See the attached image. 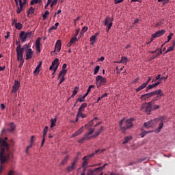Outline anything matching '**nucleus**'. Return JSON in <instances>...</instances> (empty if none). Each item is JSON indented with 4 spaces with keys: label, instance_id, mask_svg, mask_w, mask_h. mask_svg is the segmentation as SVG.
Returning <instances> with one entry per match:
<instances>
[{
    "label": "nucleus",
    "instance_id": "nucleus-1",
    "mask_svg": "<svg viewBox=\"0 0 175 175\" xmlns=\"http://www.w3.org/2000/svg\"><path fill=\"white\" fill-rule=\"evenodd\" d=\"M0 145L1 146V151L0 152V161L1 163H5L9 158L11 157L12 153L10 151V146L5 139L0 137Z\"/></svg>",
    "mask_w": 175,
    "mask_h": 175
},
{
    "label": "nucleus",
    "instance_id": "nucleus-2",
    "mask_svg": "<svg viewBox=\"0 0 175 175\" xmlns=\"http://www.w3.org/2000/svg\"><path fill=\"white\" fill-rule=\"evenodd\" d=\"M165 120H166V116H162L161 117L153 119V120H149V122H144V127L150 129V127H154L158 122H159V127L156 129V132L159 133L163 127V122H165Z\"/></svg>",
    "mask_w": 175,
    "mask_h": 175
},
{
    "label": "nucleus",
    "instance_id": "nucleus-3",
    "mask_svg": "<svg viewBox=\"0 0 175 175\" xmlns=\"http://www.w3.org/2000/svg\"><path fill=\"white\" fill-rule=\"evenodd\" d=\"M134 118H130L129 119H126L123 118L119 122L120 129L122 133H125L126 129H130L133 127Z\"/></svg>",
    "mask_w": 175,
    "mask_h": 175
},
{
    "label": "nucleus",
    "instance_id": "nucleus-4",
    "mask_svg": "<svg viewBox=\"0 0 175 175\" xmlns=\"http://www.w3.org/2000/svg\"><path fill=\"white\" fill-rule=\"evenodd\" d=\"M153 100L148 102V103H144L142 105L141 110L145 111L148 115H150L151 112L159 109L160 105H153Z\"/></svg>",
    "mask_w": 175,
    "mask_h": 175
},
{
    "label": "nucleus",
    "instance_id": "nucleus-5",
    "mask_svg": "<svg viewBox=\"0 0 175 175\" xmlns=\"http://www.w3.org/2000/svg\"><path fill=\"white\" fill-rule=\"evenodd\" d=\"M25 48L28 49L27 44H25V46H23L22 48L21 44L16 46V51L18 61H20V59H24V52H25Z\"/></svg>",
    "mask_w": 175,
    "mask_h": 175
},
{
    "label": "nucleus",
    "instance_id": "nucleus-6",
    "mask_svg": "<svg viewBox=\"0 0 175 175\" xmlns=\"http://www.w3.org/2000/svg\"><path fill=\"white\" fill-rule=\"evenodd\" d=\"M113 17L107 16L104 21V25L107 26L106 32L109 33L113 25Z\"/></svg>",
    "mask_w": 175,
    "mask_h": 175
},
{
    "label": "nucleus",
    "instance_id": "nucleus-7",
    "mask_svg": "<svg viewBox=\"0 0 175 175\" xmlns=\"http://www.w3.org/2000/svg\"><path fill=\"white\" fill-rule=\"evenodd\" d=\"M161 93H162V89H157V90L151 92V93H147V94H144V95H142L140 98L141 100H147V98H150V97L154 96L156 94H161Z\"/></svg>",
    "mask_w": 175,
    "mask_h": 175
},
{
    "label": "nucleus",
    "instance_id": "nucleus-8",
    "mask_svg": "<svg viewBox=\"0 0 175 175\" xmlns=\"http://www.w3.org/2000/svg\"><path fill=\"white\" fill-rule=\"evenodd\" d=\"M107 81V79L102 77V75H97V77H96V83L98 88H99L100 86H103L104 85H105Z\"/></svg>",
    "mask_w": 175,
    "mask_h": 175
},
{
    "label": "nucleus",
    "instance_id": "nucleus-9",
    "mask_svg": "<svg viewBox=\"0 0 175 175\" xmlns=\"http://www.w3.org/2000/svg\"><path fill=\"white\" fill-rule=\"evenodd\" d=\"M107 165L108 164L105 163L103 166H100V167L94 168V170L89 169L87 175H97L98 172L103 171Z\"/></svg>",
    "mask_w": 175,
    "mask_h": 175
},
{
    "label": "nucleus",
    "instance_id": "nucleus-10",
    "mask_svg": "<svg viewBox=\"0 0 175 175\" xmlns=\"http://www.w3.org/2000/svg\"><path fill=\"white\" fill-rule=\"evenodd\" d=\"M94 132V129H89V132L86 133V134H85V135L79 140V144H83V142H84L85 140H90V139L92 138V135H91V134H92Z\"/></svg>",
    "mask_w": 175,
    "mask_h": 175
},
{
    "label": "nucleus",
    "instance_id": "nucleus-11",
    "mask_svg": "<svg viewBox=\"0 0 175 175\" xmlns=\"http://www.w3.org/2000/svg\"><path fill=\"white\" fill-rule=\"evenodd\" d=\"M95 153L92 152L90 153V154H88L87 156H85L84 157H83V166H85L86 169H88V161H90V158L93 157L94 156Z\"/></svg>",
    "mask_w": 175,
    "mask_h": 175
},
{
    "label": "nucleus",
    "instance_id": "nucleus-12",
    "mask_svg": "<svg viewBox=\"0 0 175 175\" xmlns=\"http://www.w3.org/2000/svg\"><path fill=\"white\" fill-rule=\"evenodd\" d=\"M62 46V44L61 40H57L55 46V50H53V51L51 52V54H53V53H56V51H57V53H59V51H61Z\"/></svg>",
    "mask_w": 175,
    "mask_h": 175
},
{
    "label": "nucleus",
    "instance_id": "nucleus-13",
    "mask_svg": "<svg viewBox=\"0 0 175 175\" xmlns=\"http://www.w3.org/2000/svg\"><path fill=\"white\" fill-rule=\"evenodd\" d=\"M21 87V82L18 80H15L14 86L12 87V93H16L17 90H19Z\"/></svg>",
    "mask_w": 175,
    "mask_h": 175
},
{
    "label": "nucleus",
    "instance_id": "nucleus-14",
    "mask_svg": "<svg viewBox=\"0 0 175 175\" xmlns=\"http://www.w3.org/2000/svg\"><path fill=\"white\" fill-rule=\"evenodd\" d=\"M19 1V5H18H18H16V14H21V12H23L24 10V6H23V0H18Z\"/></svg>",
    "mask_w": 175,
    "mask_h": 175
},
{
    "label": "nucleus",
    "instance_id": "nucleus-15",
    "mask_svg": "<svg viewBox=\"0 0 175 175\" xmlns=\"http://www.w3.org/2000/svg\"><path fill=\"white\" fill-rule=\"evenodd\" d=\"M165 29H161V30L157 31L156 33H153L152 38H159V36H163V34H165Z\"/></svg>",
    "mask_w": 175,
    "mask_h": 175
},
{
    "label": "nucleus",
    "instance_id": "nucleus-16",
    "mask_svg": "<svg viewBox=\"0 0 175 175\" xmlns=\"http://www.w3.org/2000/svg\"><path fill=\"white\" fill-rule=\"evenodd\" d=\"M33 50H32L31 49H28L27 51L26 52V59L27 61L29 59H31V58L33 57Z\"/></svg>",
    "mask_w": 175,
    "mask_h": 175
},
{
    "label": "nucleus",
    "instance_id": "nucleus-17",
    "mask_svg": "<svg viewBox=\"0 0 175 175\" xmlns=\"http://www.w3.org/2000/svg\"><path fill=\"white\" fill-rule=\"evenodd\" d=\"M88 107L87 103H83L78 109V115H82V111H83L84 109Z\"/></svg>",
    "mask_w": 175,
    "mask_h": 175
},
{
    "label": "nucleus",
    "instance_id": "nucleus-18",
    "mask_svg": "<svg viewBox=\"0 0 175 175\" xmlns=\"http://www.w3.org/2000/svg\"><path fill=\"white\" fill-rule=\"evenodd\" d=\"M40 41H41V38H38L36 41V48L37 49V51L38 53H40L41 49H40Z\"/></svg>",
    "mask_w": 175,
    "mask_h": 175
},
{
    "label": "nucleus",
    "instance_id": "nucleus-19",
    "mask_svg": "<svg viewBox=\"0 0 175 175\" xmlns=\"http://www.w3.org/2000/svg\"><path fill=\"white\" fill-rule=\"evenodd\" d=\"M99 33H100V32H96V33H95L94 36H91V38H90L91 44H94L95 41H96V38L99 35Z\"/></svg>",
    "mask_w": 175,
    "mask_h": 175
},
{
    "label": "nucleus",
    "instance_id": "nucleus-20",
    "mask_svg": "<svg viewBox=\"0 0 175 175\" xmlns=\"http://www.w3.org/2000/svg\"><path fill=\"white\" fill-rule=\"evenodd\" d=\"M19 38L21 39L22 42H25V41L26 40V33L24 31H22L19 33Z\"/></svg>",
    "mask_w": 175,
    "mask_h": 175
},
{
    "label": "nucleus",
    "instance_id": "nucleus-21",
    "mask_svg": "<svg viewBox=\"0 0 175 175\" xmlns=\"http://www.w3.org/2000/svg\"><path fill=\"white\" fill-rule=\"evenodd\" d=\"M53 66H55V65H56V67L54 68V72H55L57 71V70L58 69V66H59L58 58H55L54 60H53Z\"/></svg>",
    "mask_w": 175,
    "mask_h": 175
},
{
    "label": "nucleus",
    "instance_id": "nucleus-22",
    "mask_svg": "<svg viewBox=\"0 0 175 175\" xmlns=\"http://www.w3.org/2000/svg\"><path fill=\"white\" fill-rule=\"evenodd\" d=\"M75 169V163H74V161H72V163H71V165H70L69 166H68L66 171L67 172H72L74 171Z\"/></svg>",
    "mask_w": 175,
    "mask_h": 175
},
{
    "label": "nucleus",
    "instance_id": "nucleus-23",
    "mask_svg": "<svg viewBox=\"0 0 175 175\" xmlns=\"http://www.w3.org/2000/svg\"><path fill=\"white\" fill-rule=\"evenodd\" d=\"M146 87H147V83H146V82H144L140 86H139L138 88H137L135 90L136 93H138L140 90H144V88H146Z\"/></svg>",
    "mask_w": 175,
    "mask_h": 175
},
{
    "label": "nucleus",
    "instance_id": "nucleus-24",
    "mask_svg": "<svg viewBox=\"0 0 175 175\" xmlns=\"http://www.w3.org/2000/svg\"><path fill=\"white\" fill-rule=\"evenodd\" d=\"M84 131V127H81V129H78V131H77V132L74 133V134H72V136H77L79 135V134H81V133H83Z\"/></svg>",
    "mask_w": 175,
    "mask_h": 175
},
{
    "label": "nucleus",
    "instance_id": "nucleus-25",
    "mask_svg": "<svg viewBox=\"0 0 175 175\" xmlns=\"http://www.w3.org/2000/svg\"><path fill=\"white\" fill-rule=\"evenodd\" d=\"M155 95H157V96L154 97V98H153V100H152V105L154 104V102H155L156 100H157L159 97L163 96L164 94L162 93V90H161V93H160V94H156Z\"/></svg>",
    "mask_w": 175,
    "mask_h": 175
},
{
    "label": "nucleus",
    "instance_id": "nucleus-26",
    "mask_svg": "<svg viewBox=\"0 0 175 175\" xmlns=\"http://www.w3.org/2000/svg\"><path fill=\"white\" fill-rule=\"evenodd\" d=\"M57 118H54L53 119H51V129H53L55 126H56Z\"/></svg>",
    "mask_w": 175,
    "mask_h": 175
},
{
    "label": "nucleus",
    "instance_id": "nucleus-27",
    "mask_svg": "<svg viewBox=\"0 0 175 175\" xmlns=\"http://www.w3.org/2000/svg\"><path fill=\"white\" fill-rule=\"evenodd\" d=\"M69 159V156H66V157L64 158V159L61 161L60 165L62 166L63 165L66 164L67 161Z\"/></svg>",
    "mask_w": 175,
    "mask_h": 175
},
{
    "label": "nucleus",
    "instance_id": "nucleus-28",
    "mask_svg": "<svg viewBox=\"0 0 175 175\" xmlns=\"http://www.w3.org/2000/svg\"><path fill=\"white\" fill-rule=\"evenodd\" d=\"M10 129H8L10 132H13L16 129V124L14 122L10 124Z\"/></svg>",
    "mask_w": 175,
    "mask_h": 175
},
{
    "label": "nucleus",
    "instance_id": "nucleus-29",
    "mask_svg": "<svg viewBox=\"0 0 175 175\" xmlns=\"http://www.w3.org/2000/svg\"><path fill=\"white\" fill-rule=\"evenodd\" d=\"M66 73H67V70H64V69L62 68V71H60V73H59V76H58V78H60V77H65Z\"/></svg>",
    "mask_w": 175,
    "mask_h": 175
},
{
    "label": "nucleus",
    "instance_id": "nucleus-30",
    "mask_svg": "<svg viewBox=\"0 0 175 175\" xmlns=\"http://www.w3.org/2000/svg\"><path fill=\"white\" fill-rule=\"evenodd\" d=\"M175 47V41L173 42L172 46H169L166 50L165 53H169L170 51H174V48Z\"/></svg>",
    "mask_w": 175,
    "mask_h": 175
},
{
    "label": "nucleus",
    "instance_id": "nucleus-31",
    "mask_svg": "<svg viewBox=\"0 0 175 175\" xmlns=\"http://www.w3.org/2000/svg\"><path fill=\"white\" fill-rule=\"evenodd\" d=\"M77 41V38H76V36H73L72 38H71V39L70 40V46H72V44L75 43Z\"/></svg>",
    "mask_w": 175,
    "mask_h": 175
},
{
    "label": "nucleus",
    "instance_id": "nucleus-32",
    "mask_svg": "<svg viewBox=\"0 0 175 175\" xmlns=\"http://www.w3.org/2000/svg\"><path fill=\"white\" fill-rule=\"evenodd\" d=\"M79 90V87L76 86L74 90L72 91V94L71 97L75 96V95H77V94L78 93Z\"/></svg>",
    "mask_w": 175,
    "mask_h": 175
},
{
    "label": "nucleus",
    "instance_id": "nucleus-33",
    "mask_svg": "<svg viewBox=\"0 0 175 175\" xmlns=\"http://www.w3.org/2000/svg\"><path fill=\"white\" fill-rule=\"evenodd\" d=\"M132 136H126L124 137V141H123V144H128L129 141L131 140Z\"/></svg>",
    "mask_w": 175,
    "mask_h": 175
},
{
    "label": "nucleus",
    "instance_id": "nucleus-34",
    "mask_svg": "<svg viewBox=\"0 0 175 175\" xmlns=\"http://www.w3.org/2000/svg\"><path fill=\"white\" fill-rule=\"evenodd\" d=\"M85 97H87L86 93L83 95V97L79 98L77 100V102H85Z\"/></svg>",
    "mask_w": 175,
    "mask_h": 175
},
{
    "label": "nucleus",
    "instance_id": "nucleus-35",
    "mask_svg": "<svg viewBox=\"0 0 175 175\" xmlns=\"http://www.w3.org/2000/svg\"><path fill=\"white\" fill-rule=\"evenodd\" d=\"M15 28L17 29H22L23 25L21 24V23H15Z\"/></svg>",
    "mask_w": 175,
    "mask_h": 175
},
{
    "label": "nucleus",
    "instance_id": "nucleus-36",
    "mask_svg": "<svg viewBox=\"0 0 175 175\" xmlns=\"http://www.w3.org/2000/svg\"><path fill=\"white\" fill-rule=\"evenodd\" d=\"M48 130H49V127L48 126H46L43 131V136L44 137L45 139H46V136H47Z\"/></svg>",
    "mask_w": 175,
    "mask_h": 175
},
{
    "label": "nucleus",
    "instance_id": "nucleus-37",
    "mask_svg": "<svg viewBox=\"0 0 175 175\" xmlns=\"http://www.w3.org/2000/svg\"><path fill=\"white\" fill-rule=\"evenodd\" d=\"M79 157H75L74 159H73V163H74V166H75V170H76L77 167V161H79Z\"/></svg>",
    "mask_w": 175,
    "mask_h": 175
},
{
    "label": "nucleus",
    "instance_id": "nucleus-38",
    "mask_svg": "<svg viewBox=\"0 0 175 175\" xmlns=\"http://www.w3.org/2000/svg\"><path fill=\"white\" fill-rule=\"evenodd\" d=\"M154 87H157L156 83H152V85H149L146 88V92H148V90H152V88H154Z\"/></svg>",
    "mask_w": 175,
    "mask_h": 175
},
{
    "label": "nucleus",
    "instance_id": "nucleus-39",
    "mask_svg": "<svg viewBox=\"0 0 175 175\" xmlns=\"http://www.w3.org/2000/svg\"><path fill=\"white\" fill-rule=\"evenodd\" d=\"M100 69V66H99V65H97L94 68V75H97V73H98Z\"/></svg>",
    "mask_w": 175,
    "mask_h": 175
},
{
    "label": "nucleus",
    "instance_id": "nucleus-40",
    "mask_svg": "<svg viewBox=\"0 0 175 175\" xmlns=\"http://www.w3.org/2000/svg\"><path fill=\"white\" fill-rule=\"evenodd\" d=\"M35 12V9H33V7L29 8V10L27 11V15H29L30 14H32Z\"/></svg>",
    "mask_w": 175,
    "mask_h": 175
},
{
    "label": "nucleus",
    "instance_id": "nucleus-41",
    "mask_svg": "<svg viewBox=\"0 0 175 175\" xmlns=\"http://www.w3.org/2000/svg\"><path fill=\"white\" fill-rule=\"evenodd\" d=\"M94 85H90V86L88 87V89L87 90L86 95L88 96V94L90 93L92 88H94Z\"/></svg>",
    "mask_w": 175,
    "mask_h": 175
},
{
    "label": "nucleus",
    "instance_id": "nucleus-42",
    "mask_svg": "<svg viewBox=\"0 0 175 175\" xmlns=\"http://www.w3.org/2000/svg\"><path fill=\"white\" fill-rule=\"evenodd\" d=\"M49 14H50L49 11H48V10L45 11L44 14H42L43 19H46L47 16H48V15H49Z\"/></svg>",
    "mask_w": 175,
    "mask_h": 175
},
{
    "label": "nucleus",
    "instance_id": "nucleus-43",
    "mask_svg": "<svg viewBox=\"0 0 175 175\" xmlns=\"http://www.w3.org/2000/svg\"><path fill=\"white\" fill-rule=\"evenodd\" d=\"M32 147H33V146H32V144H31H31H29V146H27V149H26V150H25V153H26L27 154H29V150L31 148H32Z\"/></svg>",
    "mask_w": 175,
    "mask_h": 175
},
{
    "label": "nucleus",
    "instance_id": "nucleus-44",
    "mask_svg": "<svg viewBox=\"0 0 175 175\" xmlns=\"http://www.w3.org/2000/svg\"><path fill=\"white\" fill-rule=\"evenodd\" d=\"M32 34H33V32L25 33L26 40L30 38Z\"/></svg>",
    "mask_w": 175,
    "mask_h": 175
},
{
    "label": "nucleus",
    "instance_id": "nucleus-45",
    "mask_svg": "<svg viewBox=\"0 0 175 175\" xmlns=\"http://www.w3.org/2000/svg\"><path fill=\"white\" fill-rule=\"evenodd\" d=\"M94 125V120H90L87 124L85 125V127H91V126Z\"/></svg>",
    "mask_w": 175,
    "mask_h": 175
},
{
    "label": "nucleus",
    "instance_id": "nucleus-46",
    "mask_svg": "<svg viewBox=\"0 0 175 175\" xmlns=\"http://www.w3.org/2000/svg\"><path fill=\"white\" fill-rule=\"evenodd\" d=\"M19 62H20V64L18 65V68L21 69V68H22V66H23V65L24 64V62H25L24 58L22 59H19Z\"/></svg>",
    "mask_w": 175,
    "mask_h": 175
},
{
    "label": "nucleus",
    "instance_id": "nucleus-47",
    "mask_svg": "<svg viewBox=\"0 0 175 175\" xmlns=\"http://www.w3.org/2000/svg\"><path fill=\"white\" fill-rule=\"evenodd\" d=\"M163 79V78H161V77H160V78L158 79V81L156 82V87H157V86H159V85H160V83H162Z\"/></svg>",
    "mask_w": 175,
    "mask_h": 175
},
{
    "label": "nucleus",
    "instance_id": "nucleus-48",
    "mask_svg": "<svg viewBox=\"0 0 175 175\" xmlns=\"http://www.w3.org/2000/svg\"><path fill=\"white\" fill-rule=\"evenodd\" d=\"M106 149H98V150H96L95 151V154H101L102 152H103L104 151H105Z\"/></svg>",
    "mask_w": 175,
    "mask_h": 175
},
{
    "label": "nucleus",
    "instance_id": "nucleus-49",
    "mask_svg": "<svg viewBox=\"0 0 175 175\" xmlns=\"http://www.w3.org/2000/svg\"><path fill=\"white\" fill-rule=\"evenodd\" d=\"M39 72H40V68H39V65H38V66L35 68L33 73L38 74Z\"/></svg>",
    "mask_w": 175,
    "mask_h": 175
},
{
    "label": "nucleus",
    "instance_id": "nucleus-50",
    "mask_svg": "<svg viewBox=\"0 0 175 175\" xmlns=\"http://www.w3.org/2000/svg\"><path fill=\"white\" fill-rule=\"evenodd\" d=\"M159 78H161V75H157L156 78L153 79L152 83H154V81H157V80L159 79Z\"/></svg>",
    "mask_w": 175,
    "mask_h": 175
},
{
    "label": "nucleus",
    "instance_id": "nucleus-51",
    "mask_svg": "<svg viewBox=\"0 0 175 175\" xmlns=\"http://www.w3.org/2000/svg\"><path fill=\"white\" fill-rule=\"evenodd\" d=\"M121 62H122V63H127L128 62V58L127 57H122Z\"/></svg>",
    "mask_w": 175,
    "mask_h": 175
},
{
    "label": "nucleus",
    "instance_id": "nucleus-52",
    "mask_svg": "<svg viewBox=\"0 0 175 175\" xmlns=\"http://www.w3.org/2000/svg\"><path fill=\"white\" fill-rule=\"evenodd\" d=\"M64 81H65V77H62V78L60 79V81L58 83V86H59L61 85V83H62Z\"/></svg>",
    "mask_w": 175,
    "mask_h": 175
},
{
    "label": "nucleus",
    "instance_id": "nucleus-53",
    "mask_svg": "<svg viewBox=\"0 0 175 175\" xmlns=\"http://www.w3.org/2000/svg\"><path fill=\"white\" fill-rule=\"evenodd\" d=\"M173 36V33H170L169 36H167V42L171 40L172 36Z\"/></svg>",
    "mask_w": 175,
    "mask_h": 175
},
{
    "label": "nucleus",
    "instance_id": "nucleus-54",
    "mask_svg": "<svg viewBox=\"0 0 175 175\" xmlns=\"http://www.w3.org/2000/svg\"><path fill=\"white\" fill-rule=\"evenodd\" d=\"M88 29V27L87 26H84L82 29V32L85 33Z\"/></svg>",
    "mask_w": 175,
    "mask_h": 175
},
{
    "label": "nucleus",
    "instance_id": "nucleus-55",
    "mask_svg": "<svg viewBox=\"0 0 175 175\" xmlns=\"http://www.w3.org/2000/svg\"><path fill=\"white\" fill-rule=\"evenodd\" d=\"M146 159H147L146 157H143V158H141L140 159H138L137 162L142 163V161H146Z\"/></svg>",
    "mask_w": 175,
    "mask_h": 175
},
{
    "label": "nucleus",
    "instance_id": "nucleus-56",
    "mask_svg": "<svg viewBox=\"0 0 175 175\" xmlns=\"http://www.w3.org/2000/svg\"><path fill=\"white\" fill-rule=\"evenodd\" d=\"M115 1V5H117L118 3H121L122 2L124 1V0H114Z\"/></svg>",
    "mask_w": 175,
    "mask_h": 175
},
{
    "label": "nucleus",
    "instance_id": "nucleus-57",
    "mask_svg": "<svg viewBox=\"0 0 175 175\" xmlns=\"http://www.w3.org/2000/svg\"><path fill=\"white\" fill-rule=\"evenodd\" d=\"M34 139H35V136L32 135V136L31 137V146H33V144Z\"/></svg>",
    "mask_w": 175,
    "mask_h": 175
},
{
    "label": "nucleus",
    "instance_id": "nucleus-58",
    "mask_svg": "<svg viewBox=\"0 0 175 175\" xmlns=\"http://www.w3.org/2000/svg\"><path fill=\"white\" fill-rule=\"evenodd\" d=\"M152 80V77H148V79L145 83H146V86H148V83H150V81Z\"/></svg>",
    "mask_w": 175,
    "mask_h": 175
},
{
    "label": "nucleus",
    "instance_id": "nucleus-59",
    "mask_svg": "<svg viewBox=\"0 0 175 175\" xmlns=\"http://www.w3.org/2000/svg\"><path fill=\"white\" fill-rule=\"evenodd\" d=\"M103 129H104V127H103V126H101V127L98 129V135H99V134H100V133L102 132V131H103Z\"/></svg>",
    "mask_w": 175,
    "mask_h": 175
},
{
    "label": "nucleus",
    "instance_id": "nucleus-60",
    "mask_svg": "<svg viewBox=\"0 0 175 175\" xmlns=\"http://www.w3.org/2000/svg\"><path fill=\"white\" fill-rule=\"evenodd\" d=\"M8 175H14V171H13V170H11L8 172Z\"/></svg>",
    "mask_w": 175,
    "mask_h": 175
},
{
    "label": "nucleus",
    "instance_id": "nucleus-61",
    "mask_svg": "<svg viewBox=\"0 0 175 175\" xmlns=\"http://www.w3.org/2000/svg\"><path fill=\"white\" fill-rule=\"evenodd\" d=\"M108 94L107 93H104L101 95V100L102 98H104L105 97L107 96Z\"/></svg>",
    "mask_w": 175,
    "mask_h": 175
},
{
    "label": "nucleus",
    "instance_id": "nucleus-62",
    "mask_svg": "<svg viewBox=\"0 0 175 175\" xmlns=\"http://www.w3.org/2000/svg\"><path fill=\"white\" fill-rule=\"evenodd\" d=\"M82 169H83V171L84 172V173H85L87 167L85 166H84V164H82Z\"/></svg>",
    "mask_w": 175,
    "mask_h": 175
},
{
    "label": "nucleus",
    "instance_id": "nucleus-63",
    "mask_svg": "<svg viewBox=\"0 0 175 175\" xmlns=\"http://www.w3.org/2000/svg\"><path fill=\"white\" fill-rule=\"evenodd\" d=\"M99 135V133L98 131L97 132L95 133L94 135H92V137H96V136Z\"/></svg>",
    "mask_w": 175,
    "mask_h": 175
},
{
    "label": "nucleus",
    "instance_id": "nucleus-64",
    "mask_svg": "<svg viewBox=\"0 0 175 175\" xmlns=\"http://www.w3.org/2000/svg\"><path fill=\"white\" fill-rule=\"evenodd\" d=\"M35 3H37V1H36V0H32V1H31V5H35Z\"/></svg>",
    "mask_w": 175,
    "mask_h": 175
}]
</instances>
